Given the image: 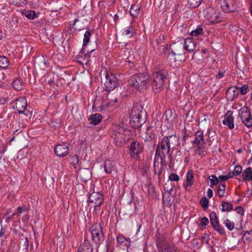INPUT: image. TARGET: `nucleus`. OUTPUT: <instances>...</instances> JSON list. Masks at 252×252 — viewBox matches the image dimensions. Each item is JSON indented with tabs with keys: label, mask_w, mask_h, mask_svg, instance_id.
Wrapping results in <instances>:
<instances>
[{
	"label": "nucleus",
	"mask_w": 252,
	"mask_h": 252,
	"mask_svg": "<svg viewBox=\"0 0 252 252\" xmlns=\"http://www.w3.org/2000/svg\"><path fill=\"white\" fill-rule=\"evenodd\" d=\"M12 86L16 90H21L24 86V83L21 79H16L12 82Z\"/></svg>",
	"instance_id": "30"
},
{
	"label": "nucleus",
	"mask_w": 252,
	"mask_h": 252,
	"mask_svg": "<svg viewBox=\"0 0 252 252\" xmlns=\"http://www.w3.org/2000/svg\"><path fill=\"white\" fill-rule=\"evenodd\" d=\"M23 14L30 19H33L36 17L35 12L32 10L26 11Z\"/></svg>",
	"instance_id": "39"
},
{
	"label": "nucleus",
	"mask_w": 252,
	"mask_h": 252,
	"mask_svg": "<svg viewBox=\"0 0 252 252\" xmlns=\"http://www.w3.org/2000/svg\"><path fill=\"white\" fill-rule=\"evenodd\" d=\"M167 73L165 70L154 72L152 76V86L155 93L161 90L165 80L167 79Z\"/></svg>",
	"instance_id": "5"
},
{
	"label": "nucleus",
	"mask_w": 252,
	"mask_h": 252,
	"mask_svg": "<svg viewBox=\"0 0 252 252\" xmlns=\"http://www.w3.org/2000/svg\"><path fill=\"white\" fill-rule=\"evenodd\" d=\"M226 185L224 184H221L219 186L218 189V194L220 197L225 196V189Z\"/></svg>",
	"instance_id": "35"
},
{
	"label": "nucleus",
	"mask_w": 252,
	"mask_h": 252,
	"mask_svg": "<svg viewBox=\"0 0 252 252\" xmlns=\"http://www.w3.org/2000/svg\"><path fill=\"white\" fill-rule=\"evenodd\" d=\"M3 234H4V229H3L2 227H1V229L0 230V238L1 237H2V236L3 235Z\"/></svg>",
	"instance_id": "61"
},
{
	"label": "nucleus",
	"mask_w": 252,
	"mask_h": 252,
	"mask_svg": "<svg viewBox=\"0 0 252 252\" xmlns=\"http://www.w3.org/2000/svg\"><path fill=\"white\" fill-rule=\"evenodd\" d=\"M4 73L0 70V86L1 85V83L4 80Z\"/></svg>",
	"instance_id": "55"
},
{
	"label": "nucleus",
	"mask_w": 252,
	"mask_h": 252,
	"mask_svg": "<svg viewBox=\"0 0 252 252\" xmlns=\"http://www.w3.org/2000/svg\"><path fill=\"white\" fill-rule=\"evenodd\" d=\"M102 119V117L100 114H94L90 116L89 121L91 124L97 125L101 122Z\"/></svg>",
	"instance_id": "24"
},
{
	"label": "nucleus",
	"mask_w": 252,
	"mask_h": 252,
	"mask_svg": "<svg viewBox=\"0 0 252 252\" xmlns=\"http://www.w3.org/2000/svg\"><path fill=\"white\" fill-rule=\"evenodd\" d=\"M206 135L208 136V138L209 141H213L214 140V136L216 135V132L215 131L212 130V129L209 128L208 129V131Z\"/></svg>",
	"instance_id": "40"
},
{
	"label": "nucleus",
	"mask_w": 252,
	"mask_h": 252,
	"mask_svg": "<svg viewBox=\"0 0 252 252\" xmlns=\"http://www.w3.org/2000/svg\"><path fill=\"white\" fill-rule=\"evenodd\" d=\"M143 147L139 143L136 141L132 142L130 146L129 150L131 156L134 158L137 159L138 155L142 151Z\"/></svg>",
	"instance_id": "15"
},
{
	"label": "nucleus",
	"mask_w": 252,
	"mask_h": 252,
	"mask_svg": "<svg viewBox=\"0 0 252 252\" xmlns=\"http://www.w3.org/2000/svg\"><path fill=\"white\" fill-rule=\"evenodd\" d=\"M118 18H119V17H118V15H115V16H114V20H117Z\"/></svg>",
	"instance_id": "62"
},
{
	"label": "nucleus",
	"mask_w": 252,
	"mask_h": 252,
	"mask_svg": "<svg viewBox=\"0 0 252 252\" xmlns=\"http://www.w3.org/2000/svg\"><path fill=\"white\" fill-rule=\"evenodd\" d=\"M146 112L143 106L139 104H135L131 111L130 123L133 127L136 128L142 126L146 121Z\"/></svg>",
	"instance_id": "2"
},
{
	"label": "nucleus",
	"mask_w": 252,
	"mask_h": 252,
	"mask_svg": "<svg viewBox=\"0 0 252 252\" xmlns=\"http://www.w3.org/2000/svg\"><path fill=\"white\" fill-rule=\"evenodd\" d=\"M176 251L174 250L169 245H165L161 247L159 252H176Z\"/></svg>",
	"instance_id": "42"
},
{
	"label": "nucleus",
	"mask_w": 252,
	"mask_h": 252,
	"mask_svg": "<svg viewBox=\"0 0 252 252\" xmlns=\"http://www.w3.org/2000/svg\"><path fill=\"white\" fill-rule=\"evenodd\" d=\"M169 179L170 181H178L180 180L179 177L175 173L171 174L169 176Z\"/></svg>",
	"instance_id": "49"
},
{
	"label": "nucleus",
	"mask_w": 252,
	"mask_h": 252,
	"mask_svg": "<svg viewBox=\"0 0 252 252\" xmlns=\"http://www.w3.org/2000/svg\"><path fill=\"white\" fill-rule=\"evenodd\" d=\"M129 133V131L128 129L125 128L123 126H116L112 137L116 145L121 146L126 143V140L128 139L127 135Z\"/></svg>",
	"instance_id": "4"
},
{
	"label": "nucleus",
	"mask_w": 252,
	"mask_h": 252,
	"mask_svg": "<svg viewBox=\"0 0 252 252\" xmlns=\"http://www.w3.org/2000/svg\"><path fill=\"white\" fill-rule=\"evenodd\" d=\"M207 193V196L209 198H211V197H212L213 195V190L212 189H208Z\"/></svg>",
	"instance_id": "54"
},
{
	"label": "nucleus",
	"mask_w": 252,
	"mask_h": 252,
	"mask_svg": "<svg viewBox=\"0 0 252 252\" xmlns=\"http://www.w3.org/2000/svg\"><path fill=\"white\" fill-rule=\"evenodd\" d=\"M221 7L226 13L234 12L236 10L235 0H223L221 3Z\"/></svg>",
	"instance_id": "16"
},
{
	"label": "nucleus",
	"mask_w": 252,
	"mask_h": 252,
	"mask_svg": "<svg viewBox=\"0 0 252 252\" xmlns=\"http://www.w3.org/2000/svg\"><path fill=\"white\" fill-rule=\"evenodd\" d=\"M27 101L25 96H21L16 99L15 105L13 106L15 109L17 110L20 114L24 113L25 115L31 117L32 113L26 110L27 107Z\"/></svg>",
	"instance_id": "11"
},
{
	"label": "nucleus",
	"mask_w": 252,
	"mask_h": 252,
	"mask_svg": "<svg viewBox=\"0 0 252 252\" xmlns=\"http://www.w3.org/2000/svg\"><path fill=\"white\" fill-rule=\"evenodd\" d=\"M208 223H209V220L206 217H204L202 219V220H201V224L202 226H206L208 224Z\"/></svg>",
	"instance_id": "53"
},
{
	"label": "nucleus",
	"mask_w": 252,
	"mask_h": 252,
	"mask_svg": "<svg viewBox=\"0 0 252 252\" xmlns=\"http://www.w3.org/2000/svg\"><path fill=\"white\" fill-rule=\"evenodd\" d=\"M78 252H93V249L90 242L84 241L78 248Z\"/></svg>",
	"instance_id": "22"
},
{
	"label": "nucleus",
	"mask_w": 252,
	"mask_h": 252,
	"mask_svg": "<svg viewBox=\"0 0 252 252\" xmlns=\"http://www.w3.org/2000/svg\"><path fill=\"white\" fill-rule=\"evenodd\" d=\"M238 95V92L235 90L234 87H230L227 89L226 92V97L227 99L232 100L235 97H237Z\"/></svg>",
	"instance_id": "25"
},
{
	"label": "nucleus",
	"mask_w": 252,
	"mask_h": 252,
	"mask_svg": "<svg viewBox=\"0 0 252 252\" xmlns=\"http://www.w3.org/2000/svg\"><path fill=\"white\" fill-rule=\"evenodd\" d=\"M6 6V4L5 3H2L0 4V10L3 9Z\"/></svg>",
	"instance_id": "60"
},
{
	"label": "nucleus",
	"mask_w": 252,
	"mask_h": 252,
	"mask_svg": "<svg viewBox=\"0 0 252 252\" xmlns=\"http://www.w3.org/2000/svg\"><path fill=\"white\" fill-rule=\"evenodd\" d=\"M146 139L147 140H152L156 138L155 133V128L152 126H149L147 128L146 130Z\"/></svg>",
	"instance_id": "28"
},
{
	"label": "nucleus",
	"mask_w": 252,
	"mask_h": 252,
	"mask_svg": "<svg viewBox=\"0 0 252 252\" xmlns=\"http://www.w3.org/2000/svg\"><path fill=\"white\" fill-rule=\"evenodd\" d=\"M236 211L241 216L244 215V211L241 206H238L236 208Z\"/></svg>",
	"instance_id": "50"
},
{
	"label": "nucleus",
	"mask_w": 252,
	"mask_h": 252,
	"mask_svg": "<svg viewBox=\"0 0 252 252\" xmlns=\"http://www.w3.org/2000/svg\"><path fill=\"white\" fill-rule=\"evenodd\" d=\"M116 240L119 245L125 246L127 247L130 246V239L126 238L122 234H118Z\"/></svg>",
	"instance_id": "21"
},
{
	"label": "nucleus",
	"mask_w": 252,
	"mask_h": 252,
	"mask_svg": "<svg viewBox=\"0 0 252 252\" xmlns=\"http://www.w3.org/2000/svg\"><path fill=\"white\" fill-rule=\"evenodd\" d=\"M164 39V35L163 34H160L159 36V38L157 39L158 42H161Z\"/></svg>",
	"instance_id": "59"
},
{
	"label": "nucleus",
	"mask_w": 252,
	"mask_h": 252,
	"mask_svg": "<svg viewBox=\"0 0 252 252\" xmlns=\"http://www.w3.org/2000/svg\"><path fill=\"white\" fill-rule=\"evenodd\" d=\"M239 115L247 127H250L252 126V116L248 107H242L239 111Z\"/></svg>",
	"instance_id": "12"
},
{
	"label": "nucleus",
	"mask_w": 252,
	"mask_h": 252,
	"mask_svg": "<svg viewBox=\"0 0 252 252\" xmlns=\"http://www.w3.org/2000/svg\"><path fill=\"white\" fill-rule=\"evenodd\" d=\"M204 17L210 22L216 23L222 21V17L220 11L212 7H209L203 10Z\"/></svg>",
	"instance_id": "8"
},
{
	"label": "nucleus",
	"mask_w": 252,
	"mask_h": 252,
	"mask_svg": "<svg viewBox=\"0 0 252 252\" xmlns=\"http://www.w3.org/2000/svg\"><path fill=\"white\" fill-rule=\"evenodd\" d=\"M164 54H172L174 56V60H176V56L184 57V53L182 43H173L169 45H167L166 47L163 49Z\"/></svg>",
	"instance_id": "9"
},
{
	"label": "nucleus",
	"mask_w": 252,
	"mask_h": 252,
	"mask_svg": "<svg viewBox=\"0 0 252 252\" xmlns=\"http://www.w3.org/2000/svg\"><path fill=\"white\" fill-rule=\"evenodd\" d=\"M71 163L73 165L77 164L79 162L78 157L77 156H74L71 158Z\"/></svg>",
	"instance_id": "51"
},
{
	"label": "nucleus",
	"mask_w": 252,
	"mask_h": 252,
	"mask_svg": "<svg viewBox=\"0 0 252 252\" xmlns=\"http://www.w3.org/2000/svg\"><path fill=\"white\" fill-rule=\"evenodd\" d=\"M224 76V72L220 71L216 75L217 78H221Z\"/></svg>",
	"instance_id": "57"
},
{
	"label": "nucleus",
	"mask_w": 252,
	"mask_h": 252,
	"mask_svg": "<svg viewBox=\"0 0 252 252\" xmlns=\"http://www.w3.org/2000/svg\"><path fill=\"white\" fill-rule=\"evenodd\" d=\"M210 218L211 224L213 228L219 234L223 235L225 233V230L223 228L220 227L216 213L214 212H211L210 214Z\"/></svg>",
	"instance_id": "13"
},
{
	"label": "nucleus",
	"mask_w": 252,
	"mask_h": 252,
	"mask_svg": "<svg viewBox=\"0 0 252 252\" xmlns=\"http://www.w3.org/2000/svg\"><path fill=\"white\" fill-rule=\"evenodd\" d=\"M224 223L227 229L230 231L232 230L234 228V223L228 219H226L224 221Z\"/></svg>",
	"instance_id": "43"
},
{
	"label": "nucleus",
	"mask_w": 252,
	"mask_h": 252,
	"mask_svg": "<svg viewBox=\"0 0 252 252\" xmlns=\"http://www.w3.org/2000/svg\"><path fill=\"white\" fill-rule=\"evenodd\" d=\"M234 89L237 91L239 90L240 93L241 95H244L246 94L247 93V90L248 89V85L247 84L243 85L241 87H239L237 86L234 87Z\"/></svg>",
	"instance_id": "36"
},
{
	"label": "nucleus",
	"mask_w": 252,
	"mask_h": 252,
	"mask_svg": "<svg viewBox=\"0 0 252 252\" xmlns=\"http://www.w3.org/2000/svg\"><path fill=\"white\" fill-rule=\"evenodd\" d=\"M2 34V32L0 31V40L1 39Z\"/></svg>",
	"instance_id": "63"
},
{
	"label": "nucleus",
	"mask_w": 252,
	"mask_h": 252,
	"mask_svg": "<svg viewBox=\"0 0 252 252\" xmlns=\"http://www.w3.org/2000/svg\"><path fill=\"white\" fill-rule=\"evenodd\" d=\"M222 211H230L231 210L233 207V205L228 202L222 201L221 203Z\"/></svg>",
	"instance_id": "33"
},
{
	"label": "nucleus",
	"mask_w": 252,
	"mask_h": 252,
	"mask_svg": "<svg viewBox=\"0 0 252 252\" xmlns=\"http://www.w3.org/2000/svg\"><path fill=\"white\" fill-rule=\"evenodd\" d=\"M92 240L97 244H101L104 240V235L100 224L96 223L91 227Z\"/></svg>",
	"instance_id": "10"
},
{
	"label": "nucleus",
	"mask_w": 252,
	"mask_h": 252,
	"mask_svg": "<svg viewBox=\"0 0 252 252\" xmlns=\"http://www.w3.org/2000/svg\"><path fill=\"white\" fill-rule=\"evenodd\" d=\"M10 64V62L5 56H0V67L6 68Z\"/></svg>",
	"instance_id": "31"
},
{
	"label": "nucleus",
	"mask_w": 252,
	"mask_h": 252,
	"mask_svg": "<svg viewBox=\"0 0 252 252\" xmlns=\"http://www.w3.org/2000/svg\"><path fill=\"white\" fill-rule=\"evenodd\" d=\"M208 179L210 181V186L211 188H213L214 186L217 185L219 182V179L215 175H211L209 176Z\"/></svg>",
	"instance_id": "34"
},
{
	"label": "nucleus",
	"mask_w": 252,
	"mask_h": 252,
	"mask_svg": "<svg viewBox=\"0 0 252 252\" xmlns=\"http://www.w3.org/2000/svg\"><path fill=\"white\" fill-rule=\"evenodd\" d=\"M11 2L15 5L24 6L27 4L28 0H11Z\"/></svg>",
	"instance_id": "37"
},
{
	"label": "nucleus",
	"mask_w": 252,
	"mask_h": 252,
	"mask_svg": "<svg viewBox=\"0 0 252 252\" xmlns=\"http://www.w3.org/2000/svg\"><path fill=\"white\" fill-rule=\"evenodd\" d=\"M134 33V30L132 27H128V28L126 30H125L123 33L126 35L129 36V37L131 36L133 33Z\"/></svg>",
	"instance_id": "44"
},
{
	"label": "nucleus",
	"mask_w": 252,
	"mask_h": 252,
	"mask_svg": "<svg viewBox=\"0 0 252 252\" xmlns=\"http://www.w3.org/2000/svg\"><path fill=\"white\" fill-rule=\"evenodd\" d=\"M16 215H18L16 214V213H13L10 217L6 218L5 219V221L6 222L9 221L10 220L12 219V218H13Z\"/></svg>",
	"instance_id": "56"
},
{
	"label": "nucleus",
	"mask_w": 252,
	"mask_h": 252,
	"mask_svg": "<svg viewBox=\"0 0 252 252\" xmlns=\"http://www.w3.org/2000/svg\"><path fill=\"white\" fill-rule=\"evenodd\" d=\"M103 83V88L105 90L109 92L113 90L118 84V79L113 73L106 72L105 77L102 79Z\"/></svg>",
	"instance_id": "7"
},
{
	"label": "nucleus",
	"mask_w": 252,
	"mask_h": 252,
	"mask_svg": "<svg viewBox=\"0 0 252 252\" xmlns=\"http://www.w3.org/2000/svg\"><path fill=\"white\" fill-rule=\"evenodd\" d=\"M103 195L99 192H93L90 194L88 197V205L91 207L94 208V211L95 213L99 212V206L103 203Z\"/></svg>",
	"instance_id": "6"
},
{
	"label": "nucleus",
	"mask_w": 252,
	"mask_h": 252,
	"mask_svg": "<svg viewBox=\"0 0 252 252\" xmlns=\"http://www.w3.org/2000/svg\"><path fill=\"white\" fill-rule=\"evenodd\" d=\"M141 8V4H133L131 5L130 8L129 13L133 17L136 18L139 15L140 13Z\"/></svg>",
	"instance_id": "23"
},
{
	"label": "nucleus",
	"mask_w": 252,
	"mask_h": 252,
	"mask_svg": "<svg viewBox=\"0 0 252 252\" xmlns=\"http://www.w3.org/2000/svg\"><path fill=\"white\" fill-rule=\"evenodd\" d=\"M203 33V29L201 28H198L190 32L191 36H196Z\"/></svg>",
	"instance_id": "46"
},
{
	"label": "nucleus",
	"mask_w": 252,
	"mask_h": 252,
	"mask_svg": "<svg viewBox=\"0 0 252 252\" xmlns=\"http://www.w3.org/2000/svg\"><path fill=\"white\" fill-rule=\"evenodd\" d=\"M232 113L231 111H227L222 121L223 124L227 126L230 129L234 128V118L232 117Z\"/></svg>",
	"instance_id": "18"
},
{
	"label": "nucleus",
	"mask_w": 252,
	"mask_h": 252,
	"mask_svg": "<svg viewBox=\"0 0 252 252\" xmlns=\"http://www.w3.org/2000/svg\"><path fill=\"white\" fill-rule=\"evenodd\" d=\"M195 140L192 141L193 144H195L198 147L199 154L201 155L202 149L204 148L205 143L204 139V135L202 131L198 130L195 133Z\"/></svg>",
	"instance_id": "14"
},
{
	"label": "nucleus",
	"mask_w": 252,
	"mask_h": 252,
	"mask_svg": "<svg viewBox=\"0 0 252 252\" xmlns=\"http://www.w3.org/2000/svg\"><path fill=\"white\" fill-rule=\"evenodd\" d=\"M108 100L109 102L106 103V105L109 106H113L114 103L118 102V98L116 97H114L112 95V94H110L109 96H107Z\"/></svg>",
	"instance_id": "38"
},
{
	"label": "nucleus",
	"mask_w": 252,
	"mask_h": 252,
	"mask_svg": "<svg viewBox=\"0 0 252 252\" xmlns=\"http://www.w3.org/2000/svg\"><path fill=\"white\" fill-rule=\"evenodd\" d=\"M177 141V138L175 134L171 135L168 136H164L162 138L161 142L158 145L156 151V156H158L160 157V167L158 168V165H156V162L155 161L154 163V172L155 174H157L158 176L161 173L163 169L162 162L163 159L167 156L169 158L171 156L170 153V147L171 145H173Z\"/></svg>",
	"instance_id": "1"
},
{
	"label": "nucleus",
	"mask_w": 252,
	"mask_h": 252,
	"mask_svg": "<svg viewBox=\"0 0 252 252\" xmlns=\"http://www.w3.org/2000/svg\"><path fill=\"white\" fill-rule=\"evenodd\" d=\"M149 80L150 78L147 74L138 73L133 75L130 77L129 84L136 90L141 91L147 88Z\"/></svg>",
	"instance_id": "3"
},
{
	"label": "nucleus",
	"mask_w": 252,
	"mask_h": 252,
	"mask_svg": "<svg viewBox=\"0 0 252 252\" xmlns=\"http://www.w3.org/2000/svg\"><path fill=\"white\" fill-rule=\"evenodd\" d=\"M68 147L66 145L59 144L54 149L57 156L63 157L68 154Z\"/></svg>",
	"instance_id": "17"
},
{
	"label": "nucleus",
	"mask_w": 252,
	"mask_h": 252,
	"mask_svg": "<svg viewBox=\"0 0 252 252\" xmlns=\"http://www.w3.org/2000/svg\"><path fill=\"white\" fill-rule=\"evenodd\" d=\"M242 167L240 165H237L236 166H235V167L233 170V175H235V176L239 175L242 172Z\"/></svg>",
	"instance_id": "48"
},
{
	"label": "nucleus",
	"mask_w": 252,
	"mask_h": 252,
	"mask_svg": "<svg viewBox=\"0 0 252 252\" xmlns=\"http://www.w3.org/2000/svg\"><path fill=\"white\" fill-rule=\"evenodd\" d=\"M200 203L204 209H206L208 207L209 200L206 197H203L201 199Z\"/></svg>",
	"instance_id": "45"
},
{
	"label": "nucleus",
	"mask_w": 252,
	"mask_h": 252,
	"mask_svg": "<svg viewBox=\"0 0 252 252\" xmlns=\"http://www.w3.org/2000/svg\"><path fill=\"white\" fill-rule=\"evenodd\" d=\"M78 21V19H75V21H74V22L73 23V25H74Z\"/></svg>",
	"instance_id": "64"
},
{
	"label": "nucleus",
	"mask_w": 252,
	"mask_h": 252,
	"mask_svg": "<svg viewBox=\"0 0 252 252\" xmlns=\"http://www.w3.org/2000/svg\"><path fill=\"white\" fill-rule=\"evenodd\" d=\"M244 241H250L252 240V230L246 231L243 235Z\"/></svg>",
	"instance_id": "41"
},
{
	"label": "nucleus",
	"mask_w": 252,
	"mask_h": 252,
	"mask_svg": "<svg viewBox=\"0 0 252 252\" xmlns=\"http://www.w3.org/2000/svg\"><path fill=\"white\" fill-rule=\"evenodd\" d=\"M90 56L87 54H84L83 52H80L78 55V62L82 64H87L89 61Z\"/></svg>",
	"instance_id": "29"
},
{
	"label": "nucleus",
	"mask_w": 252,
	"mask_h": 252,
	"mask_svg": "<svg viewBox=\"0 0 252 252\" xmlns=\"http://www.w3.org/2000/svg\"><path fill=\"white\" fill-rule=\"evenodd\" d=\"M230 177L231 176H227V175H220L219 177V178H218L219 179V180L220 182V181H226L228 179H229Z\"/></svg>",
	"instance_id": "52"
},
{
	"label": "nucleus",
	"mask_w": 252,
	"mask_h": 252,
	"mask_svg": "<svg viewBox=\"0 0 252 252\" xmlns=\"http://www.w3.org/2000/svg\"><path fill=\"white\" fill-rule=\"evenodd\" d=\"M184 49L189 52H193L196 48L194 41L191 38H187L184 40Z\"/></svg>",
	"instance_id": "19"
},
{
	"label": "nucleus",
	"mask_w": 252,
	"mask_h": 252,
	"mask_svg": "<svg viewBox=\"0 0 252 252\" xmlns=\"http://www.w3.org/2000/svg\"><path fill=\"white\" fill-rule=\"evenodd\" d=\"M24 211V209L22 207H19L17 208L18 214H17L18 215V214L22 213Z\"/></svg>",
	"instance_id": "58"
},
{
	"label": "nucleus",
	"mask_w": 252,
	"mask_h": 252,
	"mask_svg": "<svg viewBox=\"0 0 252 252\" xmlns=\"http://www.w3.org/2000/svg\"><path fill=\"white\" fill-rule=\"evenodd\" d=\"M79 175L84 182L89 180L91 177L90 171L89 170L86 169L80 170L79 172Z\"/></svg>",
	"instance_id": "26"
},
{
	"label": "nucleus",
	"mask_w": 252,
	"mask_h": 252,
	"mask_svg": "<svg viewBox=\"0 0 252 252\" xmlns=\"http://www.w3.org/2000/svg\"><path fill=\"white\" fill-rule=\"evenodd\" d=\"M194 183V175L192 170L188 171L187 174L186 182L183 184L185 189H187L188 187H191Z\"/></svg>",
	"instance_id": "20"
},
{
	"label": "nucleus",
	"mask_w": 252,
	"mask_h": 252,
	"mask_svg": "<svg viewBox=\"0 0 252 252\" xmlns=\"http://www.w3.org/2000/svg\"><path fill=\"white\" fill-rule=\"evenodd\" d=\"M202 1V0H188V5L190 8L198 7Z\"/></svg>",
	"instance_id": "32"
},
{
	"label": "nucleus",
	"mask_w": 252,
	"mask_h": 252,
	"mask_svg": "<svg viewBox=\"0 0 252 252\" xmlns=\"http://www.w3.org/2000/svg\"><path fill=\"white\" fill-rule=\"evenodd\" d=\"M114 163L113 161L110 160H106L104 163V168L105 172L107 174L112 173L114 169Z\"/></svg>",
	"instance_id": "27"
},
{
	"label": "nucleus",
	"mask_w": 252,
	"mask_h": 252,
	"mask_svg": "<svg viewBox=\"0 0 252 252\" xmlns=\"http://www.w3.org/2000/svg\"><path fill=\"white\" fill-rule=\"evenodd\" d=\"M91 35L90 31H87L84 34L83 45H86L90 41V37Z\"/></svg>",
	"instance_id": "47"
}]
</instances>
